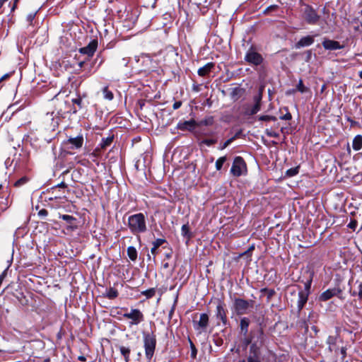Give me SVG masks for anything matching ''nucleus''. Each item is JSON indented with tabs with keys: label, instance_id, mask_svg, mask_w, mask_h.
<instances>
[{
	"label": "nucleus",
	"instance_id": "obj_7",
	"mask_svg": "<svg viewBox=\"0 0 362 362\" xmlns=\"http://www.w3.org/2000/svg\"><path fill=\"white\" fill-rule=\"evenodd\" d=\"M137 63L141 64L139 71L145 73L153 71L156 68V64L149 55H141L136 59Z\"/></svg>",
	"mask_w": 362,
	"mask_h": 362
},
{
	"label": "nucleus",
	"instance_id": "obj_49",
	"mask_svg": "<svg viewBox=\"0 0 362 362\" xmlns=\"http://www.w3.org/2000/svg\"><path fill=\"white\" fill-rule=\"evenodd\" d=\"M169 54L172 57H177L178 56V54L177 52H176V50H175L173 47L171 48V49L169 51Z\"/></svg>",
	"mask_w": 362,
	"mask_h": 362
},
{
	"label": "nucleus",
	"instance_id": "obj_63",
	"mask_svg": "<svg viewBox=\"0 0 362 362\" xmlns=\"http://www.w3.org/2000/svg\"><path fill=\"white\" fill-rule=\"evenodd\" d=\"M347 120L349 121L351 124L354 123V121L351 119L349 117L347 118Z\"/></svg>",
	"mask_w": 362,
	"mask_h": 362
},
{
	"label": "nucleus",
	"instance_id": "obj_51",
	"mask_svg": "<svg viewBox=\"0 0 362 362\" xmlns=\"http://www.w3.org/2000/svg\"><path fill=\"white\" fill-rule=\"evenodd\" d=\"M340 352H341L342 356L345 357V356H346V348L345 347H341V349H340Z\"/></svg>",
	"mask_w": 362,
	"mask_h": 362
},
{
	"label": "nucleus",
	"instance_id": "obj_55",
	"mask_svg": "<svg viewBox=\"0 0 362 362\" xmlns=\"http://www.w3.org/2000/svg\"><path fill=\"white\" fill-rule=\"evenodd\" d=\"M78 360L81 361H85L86 360V358L84 356H79L78 357Z\"/></svg>",
	"mask_w": 362,
	"mask_h": 362
},
{
	"label": "nucleus",
	"instance_id": "obj_15",
	"mask_svg": "<svg viewBox=\"0 0 362 362\" xmlns=\"http://www.w3.org/2000/svg\"><path fill=\"white\" fill-rule=\"evenodd\" d=\"M215 69L214 62H208L197 70V74L201 77H209Z\"/></svg>",
	"mask_w": 362,
	"mask_h": 362
},
{
	"label": "nucleus",
	"instance_id": "obj_52",
	"mask_svg": "<svg viewBox=\"0 0 362 362\" xmlns=\"http://www.w3.org/2000/svg\"><path fill=\"white\" fill-rule=\"evenodd\" d=\"M228 90H234V91H236V90H244L243 88H239V87H234V88H230L228 89Z\"/></svg>",
	"mask_w": 362,
	"mask_h": 362
},
{
	"label": "nucleus",
	"instance_id": "obj_12",
	"mask_svg": "<svg viewBox=\"0 0 362 362\" xmlns=\"http://www.w3.org/2000/svg\"><path fill=\"white\" fill-rule=\"evenodd\" d=\"M262 99V92H258L253 97L255 104L251 107L247 108V110L245 112V114L247 115H252L256 114L257 112H259L260 110Z\"/></svg>",
	"mask_w": 362,
	"mask_h": 362
},
{
	"label": "nucleus",
	"instance_id": "obj_42",
	"mask_svg": "<svg viewBox=\"0 0 362 362\" xmlns=\"http://www.w3.org/2000/svg\"><path fill=\"white\" fill-rule=\"evenodd\" d=\"M291 118H292V116H291V113H289V112H287L284 115L280 117V119H283V120H290V119H291Z\"/></svg>",
	"mask_w": 362,
	"mask_h": 362
},
{
	"label": "nucleus",
	"instance_id": "obj_32",
	"mask_svg": "<svg viewBox=\"0 0 362 362\" xmlns=\"http://www.w3.org/2000/svg\"><path fill=\"white\" fill-rule=\"evenodd\" d=\"M37 11L31 12L28 13L26 16V20L28 22H29L30 24L32 23L33 21L35 19V16L37 14Z\"/></svg>",
	"mask_w": 362,
	"mask_h": 362
},
{
	"label": "nucleus",
	"instance_id": "obj_29",
	"mask_svg": "<svg viewBox=\"0 0 362 362\" xmlns=\"http://www.w3.org/2000/svg\"><path fill=\"white\" fill-rule=\"evenodd\" d=\"M226 156H222V157L219 158L216 162V169L217 170H220L222 168L223 165L226 162Z\"/></svg>",
	"mask_w": 362,
	"mask_h": 362
},
{
	"label": "nucleus",
	"instance_id": "obj_40",
	"mask_svg": "<svg viewBox=\"0 0 362 362\" xmlns=\"http://www.w3.org/2000/svg\"><path fill=\"white\" fill-rule=\"evenodd\" d=\"M114 98L112 92H104V98L111 100Z\"/></svg>",
	"mask_w": 362,
	"mask_h": 362
},
{
	"label": "nucleus",
	"instance_id": "obj_9",
	"mask_svg": "<svg viewBox=\"0 0 362 362\" xmlns=\"http://www.w3.org/2000/svg\"><path fill=\"white\" fill-rule=\"evenodd\" d=\"M123 317L131 320L130 325H138L144 320V314L140 310L136 308L131 309L130 312L124 313Z\"/></svg>",
	"mask_w": 362,
	"mask_h": 362
},
{
	"label": "nucleus",
	"instance_id": "obj_23",
	"mask_svg": "<svg viewBox=\"0 0 362 362\" xmlns=\"http://www.w3.org/2000/svg\"><path fill=\"white\" fill-rule=\"evenodd\" d=\"M353 148L355 151H359L362 148V136L356 135L352 142Z\"/></svg>",
	"mask_w": 362,
	"mask_h": 362
},
{
	"label": "nucleus",
	"instance_id": "obj_8",
	"mask_svg": "<svg viewBox=\"0 0 362 362\" xmlns=\"http://www.w3.org/2000/svg\"><path fill=\"white\" fill-rule=\"evenodd\" d=\"M253 300H246L242 298H235L234 301L235 310L238 315L247 313L250 308H253Z\"/></svg>",
	"mask_w": 362,
	"mask_h": 362
},
{
	"label": "nucleus",
	"instance_id": "obj_18",
	"mask_svg": "<svg viewBox=\"0 0 362 362\" xmlns=\"http://www.w3.org/2000/svg\"><path fill=\"white\" fill-rule=\"evenodd\" d=\"M308 296L307 291H299L298 293V300L296 301L298 313H300V310L303 308L304 305L308 301Z\"/></svg>",
	"mask_w": 362,
	"mask_h": 362
},
{
	"label": "nucleus",
	"instance_id": "obj_57",
	"mask_svg": "<svg viewBox=\"0 0 362 362\" xmlns=\"http://www.w3.org/2000/svg\"><path fill=\"white\" fill-rule=\"evenodd\" d=\"M173 312H174V308H172L170 313H169V317L171 318L172 317V315L173 314Z\"/></svg>",
	"mask_w": 362,
	"mask_h": 362
},
{
	"label": "nucleus",
	"instance_id": "obj_38",
	"mask_svg": "<svg viewBox=\"0 0 362 362\" xmlns=\"http://www.w3.org/2000/svg\"><path fill=\"white\" fill-rule=\"evenodd\" d=\"M259 119L261 121H269V120H275V118L272 116L269 115H262L259 117Z\"/></svg>",
	"mask_w": 362,
	"mask_h": 362
},
{
	"label": "nucleus",
	"instance_id": "obj_24",
	"mask_svg": "<svg viewBox=\"0 0 362 362\" xmlns=\"http://www.w3.org/2000/svg\"><path fill=\"white\" fill-rule=\"evenodd\" d=\"M103 296L109 299H114L118 296V291L116 288L110 287L106 290V292L103 294Z\"/></svg>",
	"mask_w": 362,
	"mask_h": 362
},
{
	"label": "nucleus",
	"instance_id": "obj_54",
	"mask_svg": "<svg viewBox=\"0 0 362 362\" xmlns=\"http://www.w3.org/2000/svg\"><path fill=\"white\" fill-rule=\"evenodd\" d=\"M157 249H158L157 247H155L153 245V247H152V248H151V254H153V255H156Z\"/></svg>",
	"mask_w": 362,
	"mask_h": 362
},
{
	"label": "nucleus",
	"instance_id": "obj_36",
	"mask_svg": "<svg viewBox=\"0 0 362 362\" xmlns=\"http://www.w3.org/2000/svg\"><path fill=\"white\" fill-rule=\"evenodd\" d=\"M71 101L74 104H76L78 106V109L81 108L82 99L80 97L72 98Z\"/></svg>",
	"mask_w": 362,
	"mask_h": 362
},
{
	"label": "nucleus",
	"instance_id": "obj_27",
	"mask_svg": "<svg viewBox=\"0 0 362 362\" xmlns=\"http://www.w3.org/2000/svg\"><path fill=\"white\" fill-rule=\"evenodd\" d=\"M336 342V338L334 337L329 336L327 339V343L329 344V349L331 351H334L335 352L337 351V349H335L334 344Z\"/></svg>",
	"mask_w": 362,
	"mask_h": 362
},
{
	"label": "nucleus",
	"instance_id": "obj_46",
	"mask_svg": "<svg viewBox=\"0 0 362 362\" xmlns=\"http://www.w3.org/2000/svg\"><path fill=\"white\" fill-rule=\"evenodd\" d=\"M48 212L46 209H41L39 212H38V215L40 216H46L47 215Z\"/></svg>",
	"mask_w": 362,
	"mask_h": 362
},
{
	"label": "nucleus",
	"instance_id": "obj_60",
	"mask_svg": "<svg viewBox=\"0 0 362 362\" xmlns=\"http://www.w3.org/2000/svg\"><path fill=\"white\" fill-rule=\"evenodd\" d=\"M107 89H108V86H104V87L102 88V90L105 91V90H107Z\"/></svg>",
	"mask_w": 362,
	"mask_h": 362
},
{
	"label": "nucleus",
	"instance_id": "obj_28",
	"mask_svg": "<svg viewBox=\"0 0 362 362\" xmlns=\"http://www.w3.org/2000/svg\"><path fill=\"white\" fill-rule=\"evenodd\" d=\"M141 294L145 296L147 298H152L156 294V288H151L144 291L141 292Z\"/></svg>",
	"mask_w": 362,
	"mask_h": 362
},
{
	"label": "nucleus",
	"instance_id": "obj_17",
	"mask_svg": "<svg viewBox=\"0 0 362 362\" xmlns=\"http://www.w3.org/2000/svg\"><path fill=\"white\" fill-rule=\"evenodd\" d=\"M216 316L223 322L224 325L227 324V317L224 309V304L221 300L218 301L216 305Z\"/></svg>",
	"mask_w": 362,
	"mask_h": 362
},
{
	"label": "nucleus",
	"instance_id": "obj_3",
	"mask_svg": "<svg viewBox=\"0 0 362 362\" xmlns=\"http://www.w3.org/2000/svg\"><path fill=\"white\" fill-rule=\"evenodd\" d=\"M300 4L304 6L302 10V17L304 21L308 25H317L320 19L317 11L312 6L304 3L303 0H300Z\"/></svg>",
	"mask_w": 362,
	"mask_h": 362
},
{
	"label": "nucleus",
	"instance_id": "obj_20",
	"mask_svg": "<svg viewBox=\"0 0 362 362\" xmlns=\"http://www.w3.org/2000/svg\"><path fill=\"white\" fill-rule=\"evenodd\" d=\"M196 127V122L194 119L180 122L177 124V129L180 130H193Z\"/></svg>",
	"mask_w": 362,
	"mask_h": 362
},
{
	"label": "nucleus",
	"instance_id": "obj_30",
	"mask_svg": "<svg viewBox=\"0 0 362 362\" xmlns=\"http://www.w3.org/2000/svg\"><path fill=\"white\" fill-rule=\"evenodd\" d=\"M248 326H249V320L247 318L244 317L240 320V327H241L242 330H244L245 332H247Z\"/></svg>",
	"mask_w": 362,
	"mask_h": 362
},
{
	"label": "nucleus",
	"instance_id": "obj_58",
	"mask_svg": "<svg viewBox=\"0 0 362 362\" xmlns=\"http://www.w3.org/2000/svg\"><path fill=\"white\" fill-rule=\"evenodd\" d=\"M84 63H85V61L79 62H78V66H79L80 68H81V67L83 66Z\"/></svg>",
	"mask_w": 362,
	"mask_h": 362
},
{
	"label": "nucleus",
	"instance_id": "obj_16",
	"mask_svg": "<svg viewBox=\"0 0 362 362\" xmlns=\"http://www.w3.org/2000/svg\"><path fill=\"white\" fill-rule=\"evenodd\" d=\"M317 36V34L315 35H306L300 38V40L295 44L296 49H300L303 47H306L312 45L314 42V37Z\"/></svg>",
	"mask_w": 362,
	"mask_h": 362
},
{
	"label": "nucleus",
	"instance_id": "obj_39",
	"mask_svg": "<svg viewBox=\"0 0 362 362\" xmlns=\"http://www.w3.org/2000/svg\"><path fill=\"white\" fill-rule=\"evenodd\" d=\"M310 285H311V280L307 281L305 284V289L304 290H301L300 291H307L308 292V296H309L310 289Z\"/></svg>",
	"mask_w": 362,
	"mask_h": 362
},
{
	"label": "nucleus",
	"instance_id": "obj_33",
	"mask_svg": "<svg viewBox=\"0 0 362 362\" xmlns=\"http://www.w3.org/2000/svg\"><path fill=\"white\" fill-rule=\"evenodd\" d=\"M165 240L164 239L158 238L155 241L153 242V245L155 247L158 248L163 243H165Z\"/></svg>",
	"mask_w": 362,
	"mask_h": 362
},
{
	"label": "nucleus",
	"instance_id": "obj_45",
	"mask_svg": "<svg viewBox=\"0 0 362 362\" xmlns=\"http://www.w3.org/2000/svg\"><path fill=\"white\" fill-rule=\"evenodd\" d=\"M181 105H182L181 101H176L174 103L173 107L174 110H177V109L180 108Z\"/></svg>",
	"mask_w": 362,
	"mask_h": 362
},
{
	"label": "nucleus",
	"instance_id": "obj_22",
	"mask_svg": "<svg viewBox=\"0 0 362 362\" xmlns=\"http://www.w3.org/2000/svg\"><path fill=\"white\" fill-rule=\"evenodd\" d=\"M336 294L337 290L335 288L327 289L320 294L319 300L321 301H326L334 296Z\"/></svg>",
	"mask_w": 362,
	"mask_h": 362
},
{
	"label": "nucleus",
	"instance_id": "obj_10",
	"mask_svg": "<svg viewBox=\"0 0 362 362\" xmlns=\"http://www.w3.org/2000/svg\"><path fill=\"white\" fill-rule=\"evenodd\" d=\"M244 59L247 62L255 66L261 64L263 62L262 55L252 49H250L247 52Z\"/></svg>",
	"mask_w": 362,
	"mask_h": 362
},
{
	"label": "nucleus",
	"instance_id": "obj_19",
	"mask_svg": "<svg viewBox=\"0 0 362 362\" xmlns=\"http://www.w3.org/2000/svg\"><path fill=\"white\" fill-rule=\"evenodd\" d=\"M67 144L71 145V148L78 149L82 147L83 144V136L82 134H79L76 137H70L66 141Z\"/></svg>",
	"mask_w": 362,
	"mask_h": 362
},
{
	"label": "nucleus",
	"instance_id": "obj_5",
	"mask_svg": "<svg viewBox=\"0 0 362 362\" xmlns=\"http://www.w3.org/2000/svg\"><path fill=\"white\" fill-rule=\"evenodd\" d=\"M240 362H270L268 357L262 356L260 348L253 343L250 346L248 354L245 359Z\"/></svg>",
	"mask_w": 362,
	"mask_h": 362
},
{
	"label": "nucleus",
	"instance_id": "obj_13",
	"mask_svg": "<svg viewBox=\"0 0 362 362\" xmlns=\"http://www.w3.org/2000/svg\"><path fill=\"white\" fill-rule=\"evenodd\" d=\"M209 325V316L206 313H202L199 316V320L197 322H194V328L199 332L205 331Z\"/></svg>",
	"mask_w": 362,
	"mask_h": 362
},
{
	"label": "nucleus",
	"instance_id": "obj_2",
	"mask_svg": "<svg viewBox=\"0 0 362 362\" xmlns=\"http://www.w3.org/2000/svg\"><path fill=\"white\" fill-rule=\"evenodd\" d=\"M128 227L134 235L145 233L147 230L145 216L142 213L129 216L128 218Z\"/></svg>",
	"mask_w": 362,
	"mask_h": 362
},
{
	"label": "nucleus",
	"instance_id": "obj_48",
	"mask_svg": "<svg viewBox=\"0 0 362 362\" xmlns=\"http://www.w3.org/2000/svg\"><path fill=\"white\" fill-rule=\"evenodd\" d=\"M203 143L206 144L207 146H211L215 143V141L212 139H206L203 141Z\"/></svg>",
	"mask_w": 362,
	"mask_h": 362
},
{
	"label": "nucleus",
	"instance_id": "obj_4",
	"mask_svg": "<svg viewBox=\"0 0 362 362\" xmlns=\"http://www.w3.org/2000/svg\"><path fill=\"white\" fill-rule=\"evenodd\" d=\"M144 339V346L145 349L146 358L150 361L153 356L156 346V335L151 332H143Z\"/></svg>",
	"mask_w": 362,
	"mask_h": 362
},
{
	"label": "nucleus",
	"instance_id": "obj_37",
	"mask_svg": "<svg viewBox=\"0 0 362 362\" xmlns=\"http://www.w3.org/2000/svg\"><path fill=\"white\" fill-rule=\"evenodd\" d=\"M182 234L184 236H189V227L187 225L185 224L182 226L181 228Z\"/></svg>",
	"mask_w": 362,
	"mask_h": 362
},
{
	"label": "nucleus",
	"instance_id": "obj_64",
	"mask_svg": "<svg viewBox=\"0 0 362 362\" xmlns=\"http://www.w3.org/2000/svg\"><path fill=\"white\" fill-rule=\"evenodd\" d=\"M359 76H360V77L362 78V71H360V73H359Z\"/></svg>",
	"mask_w": 362,
	"mask_h": 362
},
{
	"label": "nucleus",
	"instance_id": "obj_26",
	"mask_svg": "<svg viewBox=\"0 0 362 362\" xmlns=\"http://www.w3.org/2000/svg\"><path fill=\"white\" fill-rule=\"evenodd\" d=\"M119 351L124 356L125 361L128 362L129 361L130 349L126 346H120Z\"/></svg>",
	"mask_w": 362,
	"mask_h": 362
},
{
	"label": "nucleus",
	"instance_id": "obj_50",
	"mask_svg": "<svg viewBox=\"0 0 362 362\" xmlns=\"http://www.w3.org/2000/svg\"><path fill=\"white\" fill-rule=\"evenodd\" d=\"M356 226V221H352V222H351V223L348 225V227L354 230V229H355Z\"/></svg>",
	"mask_w": 362,
	"mask_h": 362
},
{
	"label": "nucleus",
	"instance_id": "obj_61",
	"mask_svg": "<svg viewBox=\"0 0 362 362\" xmlns=\"http://www.w3.org/2000/svg\"><path fill=\"white\" fill-rule=\"evenodd\" d=\"M211 123H212V118H211L210 121H207V122H204L205 124H211Z\"/></svg>",
	"mask_w": 362,
	"mask_h": 362
},
{
	"label": "nucleus",
	"instance_id": "obj_35",
	"mask_svg": "<svg viewBox=\"0 0 362 362\" xmlns=\"http://www.w3.org/2000/svg\"><path fill=\"white\" fill-rule=\"evenodd\" d=\"M27 181H28L27 177H21V179H19L18 180H17L15 182V186L19 187V186L25 184Z\"/></svg>",
	"mask_w": 362,
	"mask_h": 362
},
{
	"label": "nucleus",
	"instance_id": "obj_62",
	"mask_svg": "<svg viewBox=\"0 0 362 362\" xmlns=\"http://www.w3.org/2000/svg\"><path fill=\"white\" fill-rule=\"evenodd\" d=\"M77 111H78V109L74 107V110H73V113H76Z\"/></svg>",
	"mask_w": 362,
	"mask_h": 362
},
{
	"label": "nucleus",
	"instance_id": "obj_6",
	"mask_svg": "<svg viewBox=\"0 0 362 362\" xmlns=\"http://www.w3.org/2000/svg\"><path fill=\"white\" fill-rule=\"evenodd\" d=\"M247 171V166L245 160L240 156L234 158L230 168V173L235 177H240Z\"/></svg>",
	"mask_w": 362,
	"mask_h": 362
},
{
	"label": "nucleus",
	"instance_id": "obj_21",
	"mask_svg": "<svg viewBox=\"0 0 362 362\" xmlns=\"http://www.w3.org/2000/svg\"><path fill=\"white\" fill-rule=\"evenodd\" d=\"M59 218L65 221L69 225V228L71 229L74 230L77 228V225L76 223V218L75 217L70 215L64 214L60 215Z\"/></svg>",
	"mask_w": 362,
	"mask_h": 362
},
{
	"label": "nucleus",
	"instance_id": "obj_25",
	"mask_svg": "<svg viewBox=\"0 0 362 362\" xmlns=\"http://www.w3.org/2000/svg\"><path fill=\"white\" fill-rule=\"evenodd\" d=\"M127 255L132 261H136L137 259V251L133 246H129L127 248Z\"/></svg>",
	"mask_w": 362,
	"mask_h": 362
},
{
	"label": "nucleus",
	"instance_id": "obj_11",
	"mask_svg": "<svg viewBox=\"0 0 362 362\" xmlns=\"http://www.w3.org/2000/svg\"><path fill=\"white\" fill-rule=\"evenodd\" d=\"M98 45V40H91L89 43L79 49V52L82 54L87 55L88 57H91L94 55Z\"/></svg>",
	"mask_w": 362,
	"mask_h": 362
},
{
	"label": "nucleus",
	"instance_id": "obj_47",
	"mask_svg": "<svg viewBox=\"0 0 362 362\" xmlns=\"http://www.w3.org/2000/svg\"><path fill=\"white\" fill-rule=\"evenodd\" d=\"M358 296L360 300H362V283H361L358 286Z\"/></svg>",
	"mask_w": 362,
	"mask_h": 362
},
{
	"label": "nucleus",
	"instance_id": "obj_34",
	"mask_svg": "<svg viewBox=\"0 0 362 362\" xmlns=\"http://www.w3.org/2000/svg\"><path fill=\"white\" fill-rule=\"evenodd\" d=\"M112 141V137H107L106 139H103L102 147L104 148L107 146H109Z\"/></svg>",
	"mask_w": 362,
	"mask_h": 362
},
{
	"label": "nucleus",
	"instance_id": "obj_31",
	"mask_svg": "<svg viewBox=\"0 0 362 362\" xmlns=\"http://www.w3.org/2000/svg\"><path fill=\"white\" fill-rule=\"evenodd\" d=\"M298 173V168H292L286 171V175L288 177H293Z\"/></svg>",
	"mask_w": 362,
	"mask_h": 362
},
{
	"label": "nucleus",
	"instance_id": "obj_1",
	"mask_svg": "<svg viewBox=\"0 0 362 362\" xmlns=\"http://www.w3.org/2000/svg\"><path fill=\"white\" fill-rule=\"evenodd\" d=\"M139 16L138 8L132 6H126L124 10L118 11V18L123 23V26L127 30L133 28Z\"/></svg>",
	"mask_w": 362,
	"mask_h": 362
},
{
	"label": "nucleus",
	"instance_id": "obj_53",
	"mask_svg": "<svg viewBox=\"0 0 362 362\" xmlns=\"http://www.w3.org/2000/svg\"><path fill=\"white\" fill-rule=\"evenodd\" d=\"M58 187H66L67 185L65 182H62L61 183L58 184L57 186Z\"/></svg>",
	"mask_w": 362,
	"mask_h": 362
},
{
	"label": "nucleus",
	"instance_id": "obj_14",
	"mask_svg": "<svg viewBox=\"0 0 362 362\" xmlns=\"http://www.w3.org/2000/svg\"><path fill=\"white\" fill-rule=\"evenodd\" d=\"M322 45L325 49L329 51L341 49L344 47V45H340L338 41L328 38H325L322 40Z\"/></svg>",
	"mask_w": 362,
	"mask_h": 362
},
{
	"label": "nucleus",
	"instance_id": "obj_44",
	"mask_svg": "<svg viewBox=\"0 0 362 362\" xmlns=\"http://www.w3.org/2000/svg\"><path fill=\"white\" fill-rule=\"evenodd\" d=\"M191 347H192V357L195 358L197 355V349L194 346V345L191 343Z\"/></svg>",
	"mask_w": 362,
	"mask_h": 362
},
{
	"label": "nucleus",
	"instance_id": "obj_59",
	"mask_svg": "<svg viewBox=\"0 0 362 362\" xmlns=\"http://www.w3.org/2000/svg\"><path fill=\"white\" fill-rule=\"evenodd\" d=\"M5 2V0H0V9L1 8Z\"/></svg>",
	"mask_w": 362,
	"mask_h": 362
},
{
	"label": "nucleus",
	"instance_id": "obj_43",
	"mask_svg": "<svg viewBox=\"0 0 362 362\" xmlns=\"http://www.w3.org/2000/svg\"><path fill=\"white\" fill-rule=\"evenodd\" d=\"M233 139H234V137H232V138H230V139H229L226 140V141L223 143V146H222V147H221V149H223V148H226V147H227V146H228V145H229V144L233 141Z\"/></svg>",
	"mask_w": 362,
	"mask_h": 362
},
{
	"label": "nucleus",
	"instance_id": "obj_56",
	"mask_svg": "<svg viewBox=\"0 0 362 362\" xmlns=\"http://www.w3.org/2000/svg\"><path fill=\"white\" fill-rule=\"evenodd\" d=\"M9 76L8 74H5L4 75H3L1 78H0V82L1 81H3L4 79H5L6 78H7L8 76Z\"/></svg>",
	"mask_w": 362,
	"mask_h": 362
},
{
	"label": "nucleus",
	"instance_id": "obj_41",
	"mask_svg": "<svg viewBox=\"0 0 362 362\" xmlns=\"http://www.w3.org/2000/svg\"><path fill=\"white\" fill-rule=\"evenodd\" d=\"M277 7L278 6L276 5H270L268 7L266 8V9L264 10V13H269L271 11H274V10H276L277 8Z\"/></svg>",
	"mask_w": 362,
	"mask_h": 362
}]
</instances>
